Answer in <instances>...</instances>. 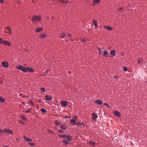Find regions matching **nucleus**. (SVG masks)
<instances>
[{"mask_svg": "<svg viewBox=\"0 0 147 147\" xmlns=\"http://www.w3.org/2000/svg\"><path fill=\"white\" fill-rule=\"evenodd\" d=\"M17 68L24 73L27 72V69L25 67L21 65H19L17 66Z\"/></svg>", "mask_w": 147, "mask_h": 147, "instance_id": "nucleus-1", "label": "nucleus"}, {"mask_svg": "<svg viewBox=\"0 0 147 147\" xmlns=\"http://www.w3.org/2000/svg\"><path fill=\"white\" fill-rule=\"evenodd\" d=\"M41 20V18L40 16H33L31 21L33 22H34L35 21H39Z\"/></svg>", "mask_w": 147, "mask_h": 147, "instance_id": "nucleus-2", "label": "nucleus"}, {"mask_svg": "<svg viewBox=\"0 0 147 147\" xmlns=\"http://www.w3.org/2000/svg\"><path fill=\"white\" fill-rule=\"evenodd\" d=\"M67 102L66 101H61V105L63 107L67 106Z\"/></svg>", "mask_w": 147, "mask_h": 147, "instance_id": "nucleus-3", "label": "nucleus"}, {"mask_svg": "<svg viewBox=\"0 0 147 147\" xmlns=\"http://www.w3.org/2000/svg\"><path fill=\"white\" fill-rule=\"evenodd\" d=\"M4 133H8L9 134H13V132L9 129H4Z\"/></svg>", "mask_w": 147, "mask_h": 147, "instance_id": "nucleus-4", "label": "nucleus"}, {"mask_svg": "<svg viewBox=\"0 0 147 147\" xmlns=\"http://www.w3.org/2000/svg\"><path fill=\"white\" fill-rule=\"evenodd\" d=\"M3 44L8 46H10L11 45V43L10 42L5 40L3 41Z\"/></svg>", "mask_w": 147, "mask_h": 147, "instance_id": "nucleus-5", "label": "nucleus"}, {"mask_svg": "<svg viewBox=\"0 0 147 147\" xmlns=\"http://www.w3.org/2000/svg\"><path fill=\"white\" fill-rule=\"evenodd\" d=\"M102 53L103 54V55L105 57H107L108 56L109 53L107 52L106 51L104 50L103 51Z\"/></svg>", "mask_w": 147, "mask_h": 147, "instance_id": "nucleus-6", "label": "nucleus"}, {"mask_svg": "<svg viewBox=\"0 0 147 147\" xmlns=\"http://www.w3.org/2000/svg\"><path fill=\"white\" fill-rule=\"evenodd\" d=\"M26 69H27V71H28L30 72H32L34 71V70L32 68L27 67Z\"/></svg>", "mask_w": 147, "mask_h": 147, "instance_id": "nucleus-7", "label": "nucleus"}, {"mask_svg": "<svg viewBox=\"0 0 147 147\" xmlns=\"http://www.w3.org/2000/svg\"><path fill=\"white\" fill-rule=\"evenodd\" d=\"M43 29L42 27H38L36 29V31L38 33L42 31Z\"/></svg>", "mask_w": 147, "mask_h": 147, "instance_id": "nucleus-8", "label": "nucleus"}, {"mask_svg": "<svg viewBox=\"0 0 147 147\" xmlns=\"http://www.w3.org/2000/svg\"><path fill=\"white\" fill-rule=\"evenodd\" d=\"M51 99V96H50L47 95L45 97V99L47 100H50Z\"/></svg>", "mask_w": 147, "mask_h": 147, "instance_id": "nucleus-9", "label": "nucleus"}, {"mask_svg": "<svg viewBox=\"0 0 147 147\" xmlns=\"http://www.w3.org/2000/svg\"><path fill=\"white\" fill-rule=\"evenodd\" d=\"M114 113L115 115L118 117H119L120 116V114L119 112L118 111H114Z\"/></svg>", "mask_w": 147, "mask_h": 147, "instance_id": "nucleus-10", "label": "nucleus"}, {"mask_svg": "<svg viewBox=\"0 0 147 147\" xmlns=\"http://www.w3.org/2000/svg\"><path fill=\"white\" fill-rule=\"evenodd\" d=\"M3 66L5 67H7L8 66V63L6 62H3L2 63Z\"/></svg>", "mask_w": 147, "mask_h": 147, "instance_id": "nucleus-11", "label": "nucleus"}, {"mask_svg": "<svg viewBox=\"0 0 147 147\" xmlns=\"http://www.w3.org/2000/svg\"><path fill=\"white\" fill-rule=\"evenodd\" d=\"M24 138L27 141L30 142L32 141V140L31 138H28L25 136H24Z\"/></svg>", "mask_w": 147, "mask_h": 147, "instance_id": "nucleus-12", "label": "nucleus"}, {"mask_svg": "<svg viewBox=\"0 0 147 147\" xmlns=\"http://www.w3.org/2000/svg\"><path fill=\"white\" fill-rule=\"evenodd\" d=\"M98 115H97L95 113H94L93 114V115L92 116V119L94 120H95L96 118H97Z\"/></svg>", "mask_w": 147, "mask_h": 147, "instance_id": "nucleus-13", "label": "nucleus"}, {"mask_svg": "<svg viewBox=\"0 0 147 147\" xmlns=\"http://www.w3.org/2000/svg\"><path fill=\"white\" fill-rule=\"evenodd\" d=\"M104 28H106L107 30H111L113 29V28L110 26H105L104 27Z\"/></svg>", "mask_w": 147, "mask_h": 147, "instance_id": "nucleus-14", "label": "nucleus"}, {"mask_svg": "<svg viewBox=\"0 0 147 147\" xmlns=\"http://www.w3.org/2000/svg\"><path fill=\"white\" fill-rule=\"evenodd\" d=\"M95 103L98 105H100L102 104L103 102L100 100H97L96 101Z\"/></svg>", "mask_w": 147, "mask_h": 147, "instance_id": "nucleus-15", "label": "nucleus"}, {"mask_svg": "<svg viewBox=\"0 0 147 147\" xmlns=\"http://www.w3.org/2000/svg\"><path fill=\"white\" fill-rule=\"evenodd\" d=\"M59 1L60 2L65 4H66L68 2L67 0H59Z\"/></svg>", "mask_w": 147, "mask_h": 147, "instance_id": "nucleus-16", "label": "nucleus"}, {"mask_svg": "<svg viewBox=\"0 0 147 147\" xmlns=\"http://www.w3.org/2000/svg\"><path fill=\"white\" fill-rule=\"evenodd\" d=\"M72 137L71 136H69L67 135L66 136V138L67 139L68 141H70L71 140Z\"/></svg>", "mask_w": 147, "mask_h": 147, "instance_id": "nucleus-17", "label": "nucleus"}, {"mask_svg": "<svg viewBox=\"0 0 147 147\" xmlns=\"http://www.w3.org/2000/svg\"><path fill=\"white\" fill-rule=\"evenodd\" d=\"M101 0H94L93 3L95 4H97Z\"/></svg>", "mask_w": 147, "mask_h": 147, "instance_id": "nucleus-18", "label": "nucleus"}, {"mask_svg": "<svg viewBox=\"0 0 147 147\" xmlns=\"http://www.w3.org/2000/svg\"><path fill=\"white\" fill-rule=\"evenodd\" d=\"M70 123L71 124V125H74L75 124L76 121L75 120L72 119L71 120Z\"/></svg>", "mask_w": 147, "mask_h": 147, "instance_id": "nucleus-19", "label": "nucleus"}, {"mask_svg": "<svg viewBox=\"0 0 147 147\" xmlns=\"http://www.w3.org/2000/svg\"><path fill=\"white\" fill-rule=\"evenodd\" d=\"M115 51L114 50H113L112 51H111V52L110 53V54L112 56H114L115 55Z\"/></svg>", "mask_w": 147, "mask_h": 147, "instance_id": "nucleus-20", "label": "nucleus"}, {"mask_svg": "<svg viewBox=\"0 0 147 147\" xmlns=\"http://www.w3.org/2000/svg\"><path fill=\"white\" fill-rule=\"evenodd\" d=\"M28 104L29 105H31L32 106H34V105L33 103V102L31 100H29L28 101Z\"/></svg>", "mask_w": 147, "mask_h": 147, "instance_id": "nucleus-21", "label": "nucleus"}, {"mask_svg": "<svg viewBox=\"0 0 147 147\" xmlns=\"http://www.w3.org/2000/svg\"><path fill=\"white\" fill-rule=\"evenodd\" d=\"M61 128L63 129H67V127L64 125H62L61 126Z\"/></svg>", "mask_w": 147, "mask_h": 147, "instance_id": "nucleus-22", "label": "nucleus"}, {"mask_svg": "<svg viewBox=\"0 0 147 147\" xmlns=\"http://www.w3.org/2000/svg\"><path fill=\"white\" fill-rule=\"evenodd\" d=\"M88 144H90L91 145H92L93 146H94L95 145V144H96V143H95L94 142H92V141H89L88 142Z\"/></svg>", "mask_w": 147, "mask_h": 147, "instance_id": "nucleus-23", "label": "nucleus"}, {"mask_svg": "<svg viewBox=\"0 0 147 147\" xmlns=\"http://www.w3.org/2000/svg\"><path fill=\"white\" fill-rule=\"evenodd\" d=\"M41 111L43 113L45 114L47 112V111L45 109H41Z\"/></svg>", "mask_w": 147, "mask_h": 147, "instance_id": "nucleus-24", "label": "nucleus"}, {"mask_svg": "<svg viewBox=\"0 0 147 147\" xmlns=\"http://www.w3.org/2000/svg\"><path fill=\"white\" fill-rule=\"evenodd\" d=\"M0 101L2 102H4L5 101V99L1 96H0Z\"/></svg>", "mask_w": 147, "mask_h": 147, "instance_id": "nucleus-25", "label": "nucleus"}, {"mask_svg": "<svg viewBox=\"0 0 147 147\" xmlns=\"http://www.w3.org/2000/svg\"><path fill=\"white\" fill-rule=\"evenodd\" d=\"M63 143L65 145H67L69 144V142L65 140H63Z\"/></svg>", "mask_w": 147, "mask_h": 147, "instance_id": "nucleus-26", "label": "nucleus"}, {"mask_svg": "<svg viewBox=\"0 0 147 147\" xmlns=\"http://www.w3.org/2000/svg\"><path fill=\"white\" fill-rule=\"evenodd\" d=\"M123 8L122 7L121 8H119L118 9V11L119 12H122L123 11Z\"/></svg>", "mask_w": 147, "mask_h": 147, "instance_id": "nucleus-27", "label": "nucleus"}, {"mask_svg": "<svg viewBox=\"0 0 147 147\" xmlns=\"http://www.w3.org/2000/svg\"><path fill=\"white\" fill-rule=\"evenodd\" d=\"M21 118L24 120H27V118L26 117L24 116H21Z\"/></svg>", "mask_w": 147, "mask_h": 147, "instance_id": "nucleus-28", "label": "nucleus"}, {"mask_svg": "<svg viewBox=\"0 0 147 147\" xmlns=\"http://www.w3.org/2000/svg\"><path fill=\"white\" fill-rule=\"evenodd\" d=\"M143 61V59L141 58H140L138 60V63H140L142 62Z\"/></svg>", "mask_w": 147, "mask_h": 147, "instance_id": "nucleus-29", "label": "nucleus"}, {"mask_svg": "<svg viewBox=\"0 0 147 147\" xmlns=\"http://www.w3.org/2000/svg\"><path fill=\"white\" fill-rule=\"evenodd\" d=\"M47 36V35L46 34H43V35L41 36V37L42 38H45Z\"/></svg>", "mask_w": 147, "mask_h": 147, "instance_id": "nucleus-30", "label": "nucleus"}, {"mask_svg": "<svg viewBox=\"0 0 147 147\" xmlns=\"http://www.w3.org/2000/svg\"><path fill=\"white\" fill-rule=\"evenodd\" d=\"M66 135H60L59 136L62 138H66Z\"/></svg>", "mask_w": 147, "mask_h": 147, "instance_id": "nucleus-31", "label": "nucleus"}, {"mask_svg": "<svg viewBox=\"0 0 147 147\" xmlns=\"http://www.w3.org/2000/svg\"><path fill=\"white\" fill-rule=\"evenodd\" d=\"M78 126H80L81 127H84V125L83 124L81 123H79L78 124Z\"/></svg>", "mask_w": 147, "mask_h": 147, "instance_id": "nucleus-32", "label": "nucleus"}, {"mask_svg": "<svg viewBox=\"0 0 147 147\" xmlns=\"http://www.w3.org/2000/svg\"><path fill=\"white\" fill-rule=\"evenodd\" d=\"M65 36H66L64 34H62L61 35V38H65Z\"/></svg>", "mask_w": 147, "mask_h": 147, "instance_id": "nucleus-33", "label": "nucleus"}, {"mask_svg": "<svg viewBox=\"0 0 147 147\" xmlns=\"http://www.w3.org/2000/svg\"><path fill=\"white\" fill-rule=\"evenodd\" d=\"M61 123L56 120V125H59Z\"/></svg>", "mask_w": 147, "mask_h": 147, "instance_id": "nucleus-34", "label": "nucleus"}, {"mask_svg": "<svg viewBox=\"0 0 147 147\" xmlns=\"http://www.w3.org/2000/svg\"><path fill=\"white\" fill-rule=\"evenodd\" d=\"M3 133H4V129H0V135H1V134Z\"/></svg>", "mask_w": 147, "mask_h": 147, "instance_id": "nucleus-35", "label": "nucleus"}, {"mask_svg": "<svg viewBox=\"0 0 147 147\" xmlns=\"http://www.w3.org/2000/svg\"><path fill=\"white\" fill-rule=\"evenodd\" d=\"M103 105L105 106L106 107H107L108 108H109L110 107L109 106V105L107 104L106 103H105Z\"/></svg>", "mask_w": 147, "mask_h": 147, "instance_id": "nucleus-36", "label": "nucleus"}, {"mask_svg": "<svg viewBox=\"0 0 147 147\" xmlns=\"http://www.w3.org/2000/svg\"><path fill=\"white\" fill-rule=\"evenodd\" d=\"M93 23V24L95 25H97V23L96 21L95 20H94Z\"/></svg>", "mask_w": 147, "mask_h": 147, "instance_id": "nucleus-37", "label": "nucleus"}, {"mask_svg": "<svg viewBox=\"0 0 147 147\" xmlns=\"http://www.w3.org/2000/svg\"><path fill=\"white\" fill-rule=\"evenodd\" d=\"M45 91V89L44 88H41V92H44Z\"/></svg>", "mask_w": 147, "mask_h": 147, "instance_id": "nucleus-38", "label": "nucleus"}, {"mask_svg": "<svg viewBox=\"0 0 147 147\" xmlns=\"http://www.w3.org/2000/svg\"><path fill=\"white\" fill-rule=\"evenodd\" d=\"M31 110H30L29 109H27V110L26 111V112H28V113L30 112Z\"/></svg>", "mask_w": 147, "mask_h": 147, "instance_id": "nucleus-39", "label": "nucleus"}, {"mask_svg": "<svg viewBox=\"0 0 147 147\" xmlns=\"http://www.w3.org/2000/svg\"><path fill=\"white\" fill-rule=\"evenodd\" d=\"M127 68L126 67H124L123 68V70L124 71H127Z\"/></svg>", "mask_w": 147, "mask_h": 147, "instance_id": "nucleus-40", "label": "nucleus"}, {"mask_svg": "<svg viewBox=\"0 0 147 147\" xmlns=\"http://www.w3.org/2000/svg\"><path fill=\"white\" fill-rule=\"evenodd\" d=\"M4 0H0V4H2L4 3Z\"/></svg>", "mask_w": 147, "mask_h": 147, "instance_id": "nucleus-41", "label": "nucleus"}, {"mask_svg": "<svg viewBox=\"0 0 147 147\" xmlns=\"http://www.w3.org/2000/svg\"><path fill=\"white\" fill-rule=\"evenodd\" d=\"M48 70L45 71V73H43V75H44V76L46 75V74H47V73H48Z\"/></svg>", "mask_w": 147, "mask_h": 147, "instance_id": "nucleus-42", "label": "nucleus"}, {"mask_svg": "<svg viewBox=\"0 0 147 147\" xmlns=\"http://www.w3.org/2000/svg\"><path fill=\"white\" fill-rule=\"evenodd\" d=\"M98 51L99 52V55H100V54L101 53V50L100 49V48H98Z\"/></svg>", "mask_w": 147, "mask_h": 147, "instance_id": "nucleus-43", "label": "nucleus"}, {"mask_svg": "<svg viewBox=\"0 0 147 147\" xmlns=\"http://www.w3.org/2000/svg\"><path fill=\"white\" fill-rule=\"evenodd\" d=\"M3 41L0 38V44L1 43H3Z\"/></svg>", "mask_w": 147, "mask_h": 147, "instance_id": "nucleus-44", "label": "nucleus"}, {"mask_svg": "<svg viewBox=\"0 0 147 147\" xmlns=\"http://www.w3.org/2000/svg\"><path fill=\"white\" fill-rule=\"evenodd\" d=\"M64 118H71V117L70 116H66Z\"/></svg>", "mask_w": 147, "mask_h": 147, "instance_id": "nucleus-45", "label": "nucleus"}, {"mask_svg": "<svg viewBox=\"0 0 147 147\" xmlns=\"http://www.w3.org/2000/svg\"><path fill=\"white\" fill-rule=\"evenodd\" d=\"M20 96H22L23 98H25V96L23 95V94H20Z\"/></svg>", "mask_w": 147, "mask_h": 147, "instance_id": "nucleus-46", "label": "nucleus"}, {"mask_svg": "<svg viewBox=\"0 0 147 147\" xmlns=\"http://www.w3.org/2000/svg\"><path fill=\"white\" fill-rule=\"evenodd\" d=\"M29 144L31 145L32 146H33L35 145L33 143H29Z\"/></svg>", "mask_w": 147, "mask_h": 147, "instance_id": "nucleus-47", "label": "nucleus"}, {"mask_svg": "<svg viewBox=\"0 0 147 147\" xmlns=\"http://www.w3.org/2000/svg\"><path fill=\"white\" fill-rule=\"evenodd\" d=\"M58 131L59 133H62L63 132V131L62 130L59 129L58 130Z\"/></svg>", "mask_w": 147, "mask_h": 147, "instance_id": "nucleus-48", "label": "nucleus"}, {"mask_svg": "<svg viewBox=\"0 0 147 147\" xmlns=\"http://www.w3.org/2000/svg\"><path fill=\"white\" fill-rule=\"evenodd\" d=\"M11 28H10V29H9V30H8L9 32V34H11Z\"/></svg>", "mask_w": 147, "mask_h": 147, "instance_id": "nucleus-49", "label": "nucleus"}, {"mask_svg": "<svg viewBox=\"0 0 147 147\" xmlns=\"http://www.w3.org/2000/svg\"><path fill=\"white\" fill-rule=\"evenodd\" d=\"M73 118L74 119V120L75 119H76L77 118V117L75 115L74 117H73Z\"/></svg>", "mask_w": 147, "mask_h": 147, "instance_id": "nucleus-50", "label": "nucleus"}, {"mask_svg": "<svg viewBox=\"0 0 147 147\" xmlns=\"http://www.w3.org/2000/svg\"><path fill=\"white\" fill-rule=\"evenodd\" d=\"M81 41H82V42H86L85 40L84 39H82Z\"/></svg>", "mask_w": 147, "mask_h": 147, "instance_id": "nucleus-51", "label": "nucleus"}, {"mask_svg": "<svg viewBox=\"0 0 147 147\" xmlns=\"http://www.w3.org/2000/svg\"><path fill=\"white\" fill-rule=\"evenodd\" d=\"M49 133L51 134L52 133V131L51 130H49L48 131Z\"/></svg>", "mask_w": 147, "mask_h": 147, "instance_id": "nucleus-52", "label": "nucleus"}, {"mask_svg": "<svg viewBox=\"0 0 147 147\" xmlns=\"http://www.w3.org/2000/svg\"><path fill=\"white\" fill-rule=\"evenodd\" d=\"M10 28H11L10 27H7V28H6L5 29H7V30H9V29H10Z\"/></svg>", "mask_w": 147, "mask_h": 147, "instance_id": "nucleus-53", "label": "nucleus"}, {"mask_svg": "<svg viewBox=\"0 0 147 147\" xmlns=\"http://www.w3.org/2000/svg\"><path fill=\"white\" fill-rule=\"evenodd\" d=\"M22 104L24 105H25L26 104V103L25 102H23L22 103Z\"/></svg>", "mask_w": 147, "mask_h": 147, "instance_id": "nucleus-54", "label": "nucleus"}, {"mask_svg": "<svg viewBox=\"0 0 147 147\" xmlns=\"http://www.w3.org/2000/svg\"><path fill=\"white\" fill-rule=\"evenodd\" d=\"M118 76H115L114 77V78H115V79H116L117 78Z\"/></svg>", "mask_w": 147, "mask_h": 147, "instance_id": "nucleus-55", "label": "nucleus"}, {"mask_svg": "<svg viewBox=\"0 0 147 147\" xmlns=\"http://www.w3.org/2000/svg\"><path fill=\"white\" fill-rule=\"evenodd\" d=\"M68 36H69V37H71V35L70 34H68Z\"/></svg>", "mask_w": 147, "mask_h": 147, "instance_id": "nucleus-56", "label": "nucleus"}, {"mask_svg": "<svg viewBox=\"0 0 147 147\" xmlns=\"http://www.w3.org/2000/svg\"><path fill=\"white\" fill-rule=\"evenodd\" d=\"M95 28H96L97 27V25H95Z\"/></svg>", "mask_w": 147, "mask_h": 147, "instance_id": "nucleus-57", "label": "nucleus"}, {"mask_svg": "<svg viewBox=\"0 0 147 147\" xmlns=\"http://www.w3.org/2000/svg\"><path fill=\"white\" fill-rule=\"evenodd\" d=\"M20 122L21 123H22V124H24V123L22 122L21 121H20Z\"/></svg>", "mask_w": 147, "mask_h": 147, "instance_id": "nucleus-58", "label": "nucleus"}, {"mask_svg": "<svg viewBox=\"0 0 147 147\" xmlns=\"http://www.w3.org/2000/svg\"><path fill=\"white\" fill-rule=\"evenodd\" d=\"M4 147H9L7 146H4Z\"/></svg>", "mask_w": 147, "mask_h": 147, "instance_id": "nucleus-59", "label": "nucleus"}, {"mask_svg": "<svg viewBox=\"0 0 147 147\" xmlns=\"http://www.w3.org/2000/svg\"><path fill=\"white\" fill-rule=\"evenodd\" d=\"M52 18V19H54V16H53Z\"/></svg>", "mask_w": 147, "mask_h": 147, "instance_id": "nucleus-60", "label": "nucleus"}, {"mask_svg": "<svg viewBox=\"0 0 147 147\" xmlns=\"http://www.w3.org/2000/svg\"><path fill=\"white\" fill-rule=\"evenodd\" d=\"M68 73H69V74L71 73V72H70V71H69V72H68Z\"/></svg>", "mask_w": 147, "mask_h": 147, "instance_id": "nucleus-61", "label": "nucleus"}, {"mask_svg": "<svg viewBox=\"0 0 147 147\" xmlns=\"http://www.w3.org/2000/svg\"><path fill=\"white\" fill-rule=\"evenodd\" d=\"M58 115H56V116H57Z\"/></svg>", "mask_w": 147, "mask_h": 147, "instance_id": "nucleus-62", "label": "nucleus"}]
</instances>
